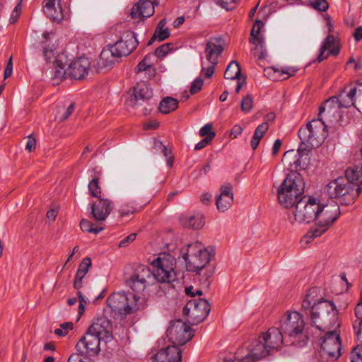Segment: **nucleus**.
<instances>
[{"label": "nucleus", "mask_w": 362, "mask_h": 362, "mask_svg": "<svg viewBox=\"0 0 362 362\" xmlns=\"http://www.w3.org/2000/svg\"><path fill=\"white\" fill-rule=\"evenodd\" d=\"M340 214V209L337 203L323 204L315 198L308 197V199L299 201L289 220L292 224L295 222H315V226L303 237L306 243H310L327 231Z\"/></svg>", "instance_id": "1"}, {"label": "nucleus", "mask_w": 362, "mask_h": 362, "mask_svg": "<svg viewBox=\"0 0 362 362\" xmlns=\"http://www.w3.org/2000/svg\"><path fill=\"white\" fill-rule=\"evenodd\" d=\"M170 256H165L154 259L152 262L154 267L153 272L146 266H139L125 281L126 285L134 293L133 295L146 298V290L155 279L161 283L173 282L176 279L173 267L174 259L170 262Z\"/></svg>", "instance_id": "2"}, {"label": "nucleus", "mask_w": 362, "mask_h": 362, "mask_svg": "<svg viewBox=\"0 0 362 362\" xmlns=\"http://www.w3.org/2000/svg\"><path fill=\"white\" fill-rule=\"evenodd\" d=\"M112 339V325L105 317L98 318L89 327L85 335L76 345L81 354L97 355L100 351V344H107Z\"/></svg>", "instance_id": "3"}, {"label": "nucleus", "mask_w": 362, "mask_h": 362, "mask_svg": "<svg viewBox=\"0 0 362 362\" xmlns=\"http://www.w3.org/2000/svg\"><path fill=\"white\" fill-rule=\"evenodd\" d=\"M305 182L302 175L297 171L288 173L277 189L279 204L285 208L292 207L300 199H308L303 196Z\"/></svg>", "instance_id": "4"}, {"label": "nucleus", "mask_w": 362, "mask_h": 362, "mask_svg": "<svg viewBox=\"0 0 362 362\" xmlns=\"http://www.w3.org/2000/svg\"><path fill=\"white\" fill-rule=\"evenodd\" d=\"M310 317L313 323L321 330L338 328L340 325L335 305L327 300L320 299L312 305Z\"/></svg>", "instance_id": "5"}, {"label": "nucleus", "mask_w": 362, "mask_h": 362, "mask_svg": "<svg viewBox=\"0 0 362 362\" xmlns=\"http://www.w3.org/2000/svg\"><path fill=\"white\" fill-rule=\"evenodd\" d=\"M180 255L185 262L188 272L200 274L210 262L213 254L202 243L196 241L180 250Z\"/></svg>", "instance_id": "6"}, {"label": "nucleus", "mask_w": 362, "mask_h": 362, "mask_svg": "<svg viewBox=\"0 0 362 362\" xmlns=\"http://www.w3.org/2000/svg\"><path fill=\"white\" fill-rule=\"evenodd\" d=\"M327 125L321 119H313L298 130L300 144L298 152L309 151L318 147L327 136Z\"/></svg>", "instance_id": "7"}, {"label": "nucleus", "mask_w": 362, "mask_h": 362, "mask_svg": "<svg viewBox=\"0 0 362 362\" xmlns=\"http://www.w3.org/2000/svg\"><path fill=\"white\" fill-rule=\"evenodd\" d=\"M361 190V187L350 183L344 177H339L330 181L325 188V192L329 198L338 199L344 205L354 203Z\"/></svg>", "instance_id": "8"}, {"label": "nucleus", "mask_w": 362, "mask_h": 362, "mask_svg": "<svg viewBox=\"0 0 362 362\" xmlns=\"http://www.w3.org/2000/svg\"><path fill=\"white\" fill-rule=\"evenodd\" d=\"M107 303L112 310L125 315L143 310L147 306L145 297L132 295L130 300L124 293L112 294L107 299Z\"/></svg>", "instance_id": "9"}, {"label": "nucleus", "mask_w": 362, "mask_h": 362, "mask_svg": "<svg viewBox=\"0 0 362 362\" xmlns=\"http://www.w3.org/2000/svg\"><path fill=\"white\" fill-rule=\"evenodd\" d=\"M211 306L204 298L189 300L182 310L183 315L192 325L203 322L209 315Z\"/></svg>", "instance_id": "10"}, {"label": "nucleus", "mask_w": 362, "mask_h": 362, "mask_svg": "<svg viewBox=\"0 0 362 362\" xmlns=\"http://www.w3.org/2000/svg\"><path fill=\"white\" fill-rule=\"evenodd\" d=\"M305 327L303 317L298 312H287L280 320V327L283 334L296 338L303 334Z\"/></svg>", "instance_id": "11"}, {"label": "nucleus", "mask_w": 362, "mask_h": 362, "mask_svg": "<svg viewBox=\"0 0 362 362\" xmlns=\"http://www.w3.org/2000/svg\"><path fill=\"white\" fill-rule=\"evenodd\" d=\"M166 334L173 345L177 347L184 345L194 336L191 327L181 320L172 321Z\"/></svg>", "instance_id": "12"}, {"label": "nucleus", "mask_w": 362, "mask_h": 362, "mask_svg": "<svg viewBox=\"0 0 362 362\" xmlns=\"http://www.w3.org/2000/svg\"><path fill=\"white\" fill-rule=\"evenodd\" d=\"M52 33L45 32L42 35L43 40L41 42L42 54L47 63H52L55 68V76L60 77L62 75V70L64 69V64L62 57L56 54V47L52 42Z\"/></svg>", "instance_id": "13"}, {"label": "nucleus", "mask_w": 362, "mask_h": 362, "mask_svg": "<svg viewBox=\"0 0 362 362\" xmlns=\"http://www.w3.org/2000/svg\"><path fill=\"white\" fill-rule=\"evenodd\" d=\"M56 0H45L44 13L52 22L60 23L63 19L69 18V4L64 0H58V8L55 6Z\"/></svg>", "instance_id": "14"}, {"label": "nucleus", "mask_w": 362, "mask_h": 362, "mask_svg": "<svg viewBox=\"0 0 362 362\" xmlns=\"http://www.w3.org/2000/svg\"><path fill=\"white\" fill-rule=\"evenodd\" d=\"M332 330L327 329L325 337L322 338L321 348L325 354L329 357L338 358L341 356V342L337 328H332Z\"/></svg>", "instance_id": "15"}, {"label": "nucleus", "mask_w": 362, "mask_h": 362, "mask_svg": "<svg viewBox=\"0 0 362 362\" xmlns=\"http://www.w3.org/2000/svg\"><path fill=\"white\" fill-rule=\"evenodd\" d=\"M138 44L136 34L134 32L127 31L120 40L111 45L114 52L117 54V57L120 58L131 54L136 48Z\"/></svg>", "instance_id": "16"}, {"label": "nucleus", "mask_w": 362, "mask_h": 362, "mask_svg": "<svg viewBox=\"0 0 362 362\" xmlns=\"http://www.w3.org/2000/svg\"><path fill=\"white\" fill-rule=\"evenodd\" d=\"M267 344L259 336L252 342L250 348L245 350L246 354L243 356V362H256L258 360L272 354L270 349H267Z\"/></svg>", "instance_id": "17"}, {"label": "nucleus", "mask_w": 362, "mask_h": 362, "mask_svg": "<svg viewBox=\"0 0 362 362\" xmlns=\"http://www.w3.org/2000/svg\"><path fill=\"white\" fill-rule=\"evenodd\" d=\"M362 89H360V83L355 85L351 83L345 87L337 96L331 97L332 99L337 100L336 103L340 108H348L356 105L357 95Z\"/></svg>", "instance_id": "18"}, {"label": "nucleus", "mask_w": 362, "mask_h": 362, "mask_svg": "<svg viewBox=\"0 0 362 362\" xmlns=\"http://www.w3.org/2000/svg\"><path fill=\"white\" fill-rule=\"evenodd\" d=\"M90 66V62L88 58H78L72 62L67 69L62 70V75L60 77L67 75L72 79L81 80L88 74Z\"/></svg>", "instance_id": "19"}, {"label": "nucleus", "mask_w": 362, "mask_h": 362, "mask_svg": "<svg viewBox=\"0 0 362 362\" xmlns=\"http://www.w3.org/2000/svg\"><path fill=\"white\" fill-rule=\"evenodd\" d=\"M337 100L329 98L327 100L324 105H321L319 109L318 119L322 120L326 124L334 123L338 120L341 116L340 107L336 103Z\"/></svg>", "instance_id": "20"}, {"label": "nucleus", "mask_w": 362, "mask_h": 362, "mask_svg": "<svg viewBox=\"0 0 362 362\" xmlns=\"http://www.w3.org/2000/svg\"><path fill=\"white\" fill-rule=\"evenodd\" d=\"M114 207V204L109 199L99 198L91 206L92 217L97 221H103L110 215Z\"/></svg>", "instance_id": "21"}, {"label": "nucleus", "mask_w": 362, "mask_h": 362, "mask_svg": "<svg viewBox=\"0 0 362 362\" xmlns=\"http://www.w3.org/2000/svg\"><path fill=\"white\" fill-rule=\"evenodd\" d=\"M283 335L279 328L271 327L266 332L262 333L260 337L273 354L281 348L284 342Z\"/></svg>", "instance_id": "22"}, {"label": "nucleus", "mask_w": 362, "mask_h": 362, "mask_svg": "<svg viewBox=\"0 0 362 362\" xmlns=\"http://www.w3.org/2000/svg\"><path fill=\"white\" fill-rule=\"evenodd\" d=\"M182 351L175 345L161 349L153 357V362H180Z\"/></svg>", "instance_id": "23"}, {"label": "nucleus", "mask_w": 362, "mask_h": 362, "mask_svg": "<svg viewBox=\"0 0 362 362\" xmlns=\"http://www.w3.org/2000/svg\"><path fill=\"white\" fill-rule=\"evenodd\" d=\"M154 13V4L151 0H139L131 11L130 15L133 19L142 20L148 18Z\"/></svg>", "instance_id": "24"}, {"label": "nucleus", "mask_w": 362, "mask_h": 362, "mask_svg": "<svg viewBox=\"0 0 362 362\" xmlns=\"http://www.w3.org/2000/svg\"><path fill=\"white\" fill-rule=\"evenodd\" d=\"M220 191L221 194L216 197V204L219 211L224 212L231 206L233 202L232 186L229 183L225 184L221 187Z\"/></svg>", "instance_id": "25"}, {"label": "nucleus", "mask_w": 362, "mask_h": 362, "mask_svg": "<svg viewBox=\"0 0 362 362\" xmlns=\"http://www.w3.org/2000/svg\"><path fill=\"white\" fill-rule=\"evenodd\" d=\"M223 51V47L219 39L214 38L206 42L205 47L206 58L210 64L216 65L218 64V58Z\"/></svg>", "instance_id": "26"}, {"label": "nucleus", "mask_w": 362, "mask_h": 362, "mask_svg": "<svg viewBox=\"0 0 362 362\" xmlns=\"http://www.w3.org/2000/svg\"><path fill=\"white\" fill-rule=\"evenodd\" d=\"M262 21L257 20L251 30L250 42L256 45V49L260 50L259 58L262 59L267 56V52L264 46V39L259 37L261 28L263 26Z\"/></svg>", "instance_id": "27"}, {"label": "nucleus", "mask_w": 362, "mask_h": 362, "mask_svg": "<svg viewBox=\"0 0 362 362\" xmlns=\"http://www.w3.org/2000/svg\"><path fill=\"white\" fill-rule=\"evenodd\" d=\"M275 117H276L274 113L270 112L266 115L267 122H263L262 124L257 126L250 141V145L252 150H255L257 148L262 138L264 136V134L269 129V124L267 122L274 121L275 119Z\"/></svg>", "instance_id": "28"}, {"label": "nucleus", "mask_w": 362, "mask_h": 362, "mask_svg": "<svg viewBox=\"0 0 362 362\" xmlns=\"http://www.w3.org/2000/svg\"><path fill=\"white\" fill-rule=\"evenodd\" d=\"M119 59L111 45H107L100 52L98 60V66L100 69L112 66L115 60Z\"/></svg>", "instance_id": "29"}, {"label": "nucleus", "mask_w": 362, "mask_h": 362, "mask_svg": "<svg viewBox=\"0 0 362 362\" xmlns=\"http://www.w3.org/2000/svg\"><path fill=\"white\" fill-rule=\"evenodd\" d=\"M344 174V177L350 183L351 182L357 187H361L362 185V163L347 168Z\"/></svg>", "instance_id": "30"}, {"label": "nucleus", "mask_w": 362, "mask_h": 362, "mask_svg": "<svg viewBox=\"0 0 362 362\" xmlns=\"http://www.w3.org/2000/svg\"><path fill=\"white\" fill-rule=\"evenodd\" d=\"M180 222L185 228L195 230L201 229L204 225V216L202 214L184 216L180 218Z\"/></svg>", "instance_id": "31"}, {"label": "nucleus", "mask_w": 362, "mask_h": 362, "mask_svg": "<svg viewBox=\"0 0 362 362\" xmlns=\"http://www.w3.org/2000/svg\"><path fill=\"white\" fill-rule=\"evenodd\" d=\"M134 96L136 101L139 100H148L153 96V91L147 83L141 81L134 87Z\"/></svg>", "instance_id": "32"}, {"label": "nucleus", "mask_w": 362, "mask_h": 362, "mask_svg": "<svg viewBox=\"0 0 362 362\" xmlns=\"http://www.w3.org/2000/svg\"><path fill=\"white\" fill-rule=\"evenodd\" d=\"M139 211L133 202L124 203L121 205L119 209V217L128 221Z\"/></svg>", "instance_id": "33"}, {"label": "nucleus", "mask_w": 362, "mask_h": 362, "mask_svg": "<svg viewBox=\"0 0 362 362\" xmlns=\"http://www.w3.org/2000/svg\"><path fill=\"white\" fill-rule=\"evenodd\" d=\"M178 107V101L171 97L163 98L159 105V111L163 114H168Z\"/></svg>", "instance_id": "34"}, {"label": "nucleus", "mask_w": 362, "mask_h": 362, "mask_svg": "<svg viewBox=\"0 0 362 362\" xmlns=\"http://www.w3.org/2000/svg\"><path fill=\"white\" fill-rule=\"evenodd\" d=\"M241 69L240 64L235 61H232L227 66L224 73V78L226 79H240Z\"/></svg>", "instance_id": "35"}, {"label": "nucleus", "mask_w": 362, "mask_h": 362, "mask_svg": "<svg viewBox=\"0 0 362 362\" xmlns=\"http://www.w3.org/2000/svg\"><path fill=\"white\" fill-rule=\"evenodd\" d=\"M322 46L323 49H327L329 53L334 56H337L339 52V47L336 45V38L332 35H327Z\"/></svg>", "instance_id": "36"}, {"label": "nucleus", "mask_w": 362, "mask_h": 362, "mask_svg": "<svg viewBox=\"0 0 362 362\" xmlns=\"http://www.w3.org/2000/svg\"><path fill=\"white\" fill-rule=\"evenodd\" d=\"M80 228L84 232L98 234L103 230V227H93V223L86 219H82L80 223Z\"/></svg>", "instance_id": "37"}, {"label": "nucleus", "mask_w": 362, "mask_h": 362, "mask_svg": "<svg viewBox=\"0 0 362 362\" xmlns=\"http://www.w3.org/2000/svg\"><path fill=\"white\" fill-rule=\"evenodd\" d=\"M88 191L90 194L93 197L100 198L101 189L99 185V179L98 177L93 178L88 184Z\"/></svg>", "instance_id": "38"}, {"label": "nucleus", "mask_w": 362, "mask_h": 362, "mask_svg": "<svg viewBox=\"0 0 362 362\" xmlns=\"http://www.w3.org/2000/svg\"><path fill=\"white\" fill-rule=\"evenodd\" d=\"M308 4L319 11L325 12L329 8L327 0H310Z\"/></svg>", "instance_id": "39"}, {"label": "nucleus", "mask_w": 362, "mask_h": 362, "mask_svg": "<svg viewBox=\"0 0 362 362\" xmlns=\"http://www.w3.org/2000/svg\"><path fill=\"white\" fill-rule=\"evenodd\" d=\"M264 74L268 78L273 81L281 80V71L274 67H268L264 69Z\"/></svg>", "instance_id": "40"}, {"label": "nucleus", "mask_w": 362, "mask_h": 362, "mask_svg": "<svg viewBox=\"0 0 362 362\" xmlns=\"http://www.w3.org/2000/svg\"><path fill=\"white\" fill-rule=\"evenodd\" d=\"M212 129L213 125L211 124H206L201 128L199 135L205 138L211 137V140H212L216 136V133L213 132Z\"/></svg>", "instance_id": "41"}, {"label": "nucleus", "mask_w": 362, "mask_h": 362, "mask_svg": "<svg viewBox=\"0 0 362 362\" xmlns=\"http://www.w3.org/2000/svg\"><path fill=\"white\" fill-rule=\"evenodd\" d=\"M253 106V100L250 95L244 97L241 101V110L244 112H249Z\"/></svg>", "instance_id": "42"}, {"label": "nucleus", "mask_w": 362, "mask_h": 362, "mask_svg": "<svg viewBox=\"0 0 362 362\" xmlns=\"http://www.w3.org/2000/svg\"><path fill=\"white\" fill-rule=\"evenodd\" d=\"M172 48H173V44H171V43L163 44V45H160V47H158L156 49L155 54L159 58L164 57L170 52V50Z\"/></svg>", "instance_id": "43"}, {"label": "nucleus", "mask_w": 362, "mask_h": 362, "mask_svg": "<svg viewBox=\"0 0 362 362\" xmlns=\"http://www.w3.org/2000/svg\"><path fill=\"white\" fill-rule=\"evenodd\" d=\"M150 54L146 55L144 58L136 66V72L146 71L149 66L151 65Z\"/></svg>", "instance_id": "44"}, {"label": "nucleus", "mask_w": 362, "mask_h": 362, "mask_svg": "<svg viewBox=\"0 0 362 362\" xmlns=\"http://www.w3.org/2000/svg\"><path fill=\"white\" fill-rule=\"evenodd\" d=\"M73 326L72 322H64L60 325V328L54 330V334L58 336L64 337L68 333V330L73 329Z\"/></svg>", "instance_id": "45"}, {"label": "nucleus", "mask_w": 362, "mask_h": 362, "mask_svg": "<svg viewBox=\"0 0 362 362\" xmlns=\"http://www.w3.org/2000/svg\"><path fill=\"white\" fill-rule=\"evenodd\" d=\"M244 354V349L238 350L235 355H229L226 357L222 362H243V355Z\"/></svg>", "instance_id": "46"}, {"label": "nucleus", "mask_w": 362, "mask_h": 362, "mask_svg": "<svg viewBox=\"0 0 362 362\" xmlns=\"http://www.w3.org/2000/svg\"><path fill=\"white\" fill-rule=\"evenodd\" d=\"M318 291H319L318 288H312L309 289L303 299L307 300L308 301H310V303H313V304H314L315 303H317V301L319 300L317 298Z\"/></svg>", "instance_id": "47"}, {"label": "nucleus", "mask_w": 362, "mask_h": 362, "mask_svg": "<svg viewBox=\"0 0 362 362\" xmlns=\"http://www.w3.org/2000/svg\"><path fill=\"white\" fill-rule=\"evenodd\" d=\"M77 296L79 300L78 315V317H81L82 315L84 313L85 307L87 305V300L85 299V297L83 296L82 292L81 291H77Z\"/></svg>", "instance_id": "48"}, {"label": "nucleus", "mask_w": 362, "mask_h": 362, "mask_svg": "<svg viewBox=\"0 0 362 362\" xmlns=\"http://www.w3.org/2000/svg\"><path fill=\"white\" fill-rule=\"evenodd\" d=\"M351 362H362V343L354 349L351 354Z\"/></svg>", "instance_id": "49"}, {"label": "nucleus", "mask_w": 362, "mask_h": 362, "mask_svg": "<svg viewBox=\"0 0 362 362\" xmlns=\"http://www.w3.org/2000/svg\"><path fill=\"white\" fill-rule=\"evenodd\" d=\"M170 36V31L168 28L156 29L154 32V38H157L159 42L163 41Z\"/></svg>", "instance_id": "50"}, {"label": "nucleus", "mask_w": 362, "mask_h": 362, "mask_svg": "<svg viewBox=\"0 0 362 362\" xmlns=\"http://www.w3.org/2000/svg\"><path fill=\"white\" fill-rule=\"evenodd\" d=\"M204 81L202 78H196L193 83H192V86L189 89V92L192 95H194L199 91L202 90V88L203 86Z\"/></svg>", "instance_id": "51"}, {"label": "nucleus", "mask_w": 362, "mask_h": 362, "mask_svg": "<svg viewBox=\"0 0 362 362\" xmlns=\"http://www.w3.org/2000/svg\"><path fill=\"white\" fill-rule=\"evenodd\" d=\"M357 339L362 343V320H355L353 325Z\"/></svg>", "instance_id": "52"}, {"label": "nucleus", "mask_w": 362, "mask_h": 362, "mask_svg": "<svg viewBox=\"0 0 362 362\" xmlns=\"http://www.w3.org/2000/svg\"><path fill=\"white\" fill-rule=\"evenodd\" d=\"M91 264V259L90 257H85L78 265V269L87 274Z\"/></svg>", "instance_id": "53"}, {"label": "nucleus", "mask_w": 362, "mask_h": 362, "mask_svg": "<svg viewBox=\"0 0 362 362\" xmlns=\"http://www.w3.org/2000/svg\"><path fill=\"white\" fill-rule=\"evenodd\" d=\"M215 2L226 10H231L234 6L235 0H214Z\"/></svg>", "instance_id": "54"}, {"label": "nucleus", "mask_w": 362, "mask_h": 362, "mask_svg": "<svg viewBox=\"0 0 362 362\" xmlns=\"http://www.w3.org/2000/svg\"><path fill=\"white\" fill-rule=\"evenodd\" d=\"M67 362H90L89 358L79 354H71Z\"/></svg>", "instance_id": "55"}, {"label": "nucleus", "mask_w": 362, "mask_h": 362, "mask_svg": "<svg viewBox=\"0 0 362 362\" xmlns=\"http://www.w3.org/2000/svg\"><path fill=\"white\" fill-rule=\"evenodd\" d=\"M136 238V233H131L126 238H124L119 244V247H125L128 246L131 243L134 242Z\"/></svg>", "instance_id": "56"}, {"label": "nucleus", "mask_w": 362, "mask_h": 362, "mask_svg": "<svg viewBox=\"0 0 362 362\" xmlns=\"http://www.w3.org/2000/svg\"><path fill=\"white\" fill-rule=\"evenodd\" d=\"M28 141L25 145V149L29 152L33 151L36 148V139L33 136V134L29 135L28 137Z\"/></svg>", "instance_id": "57"}, {"label": "nucleus", "mask_w": 362, "mask_h": 362, "mask_svg": "<svg viewBox=\"0 0 362 362\" xmlns=\"http://www.w3.org/2000/svg\"><path fill=\"white\" fill-rule=\"evenodd\" d=\"M21 3H19L16 7L15 8L13 9V12H12V14H11V16L10 18V23L11 24H13L15 23L16 21H17V19L18 18L19 16H20V12H21Z\"/></svg>", "instance_id": "58"}, {"label": "nucleus", "mask_w": 362, "mask_h": 362, "mask_svg": "<svg viewBox=\"0 0 362 362\" xmlns=\"http://www.w3.org/2000/svg\"><path fill=\"white\" fill-rule=\"evenodd\" d=\"M216 65L211 64L209 67H202L201 73L204 74L206 78H211L214 73V67Z\"/></svg>", "instance_id": "59"}, {"label": "nucleus", "mask_w": 362, "mask_h": 362, "mask_svg": "<svg viewBox=\"0 0 362 362\" xmlns=\"http://www.w3.org/2000/svg\"><path fill=\"white\" fill-rule=\"evenodd\" d=\"M360 302L358 303L355 308V315L357 317L356 320H362V291L361 292Z\"/></svg>", "instance_id": "60"}, {"label": "nucleus", "mask_w": 362, "mask_h": 362, "mask_svg": "<svg viewBox=\"0 0 362 362\" xmlns=\"http://www.w3.org/2000/svg\"><path fill=\"white\" fill-rule=\"evenodd\" d=\"M360 89H362V83H360ZM355 107L362 114V90L357 95Z\"/></svg>", "instance_id": "61"}, {"label": "nucleus", "mask_w": 362, "mask_h": 362, "mask_svg": "<svg viewBox=\"0 0 362 362\" xmlns=\"http://www.w3.org/2000/svg\"><path fill=\"white\" fill-rule=\"evenodd\" d=\"M12 71H13V64H12V58L11 57L7 62L6 67L4 71V78L6 79L8 77H10L12 74Z\"/></svg>", "instance_id": "62"}, {"label": "nucleus", "mask_w": 362, "mask_h": 362, "mask_svg": "<svg viewBox=\"0 0 362 362\" xmlns=\"http://www.w3.org/2000/svg\"><path fill=\"white\" fill-rule=\"evenodd\" d=\"M330 54L329 51H328L327 49H323V47L321 46L320 49V54L317 57V61L319 62H321L324 61L325 59L328 57V56Z\"/></svg>", "instance_id": "63"}, {"label": "nucleus", "mask_w": 362, "mask_h": 362, "mask_svg": "<svg viewBox=\"0 0 362 362\" xmlns=\"http://www.w3.org/2000/svg\"><path fill=\"white\" fill-rule=\"evenodd\" d=\"M211 141V137L204 138L201 141L195 145L194 149L196 151L201 150L204 148L206 145H208Z\"/></svg>", "instance_id": "64"}]
</instances>
